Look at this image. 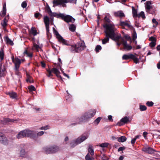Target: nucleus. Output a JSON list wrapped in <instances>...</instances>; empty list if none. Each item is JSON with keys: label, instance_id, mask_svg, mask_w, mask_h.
Returning a JSON list of instances; mask_svg holds the SVG:
<instances>
[{"label": "nucleus", "instance_id": "nucleus-16", "mask_svg": "<svg viewBox=\"0 0 160 160\" xmlns=\"http://www.w3.org/2000/svg\"><path fill=\"white\" fill-rule=\"evenodd\" d=\"M6 94L9 95L10 97L12 99L16 98L17 97V93L12 91L7 92Z\"/></svg>", "mask_w": 160, "mask_h": 160}, {"label": "nucleus", "instance_id": "nucleus-53", "mask_svg": "<svg viewBox=\"0 0 160 160\" xmlns=\"http://www.w3.org/2000/svg\"><path fill=\"white\" fill-rule=\"evenodd\" d=\"M149 40L152 42H156V39L155 38L153 37H151L149 38Z\"/></svg>", "mask_w": 160, "mask_h": 160}, {"label": "nucleus", "instance_id": "nucleus-59", "mask_svg": "<svg viewBox=\"0 0 160 160\" xmlns=\"http://www.w3.org/2000/svg\"><path fill=\"white\" fill-rule=\"evenodd\" d=\"M77 0H67V3L70 2L76 4Z\"/></svg>", "mask_w": 160, "mask_h": 160}, {"label": "nucleus", "instance_id": "nucleus-29", "mask_svg": "<svg viewBox=\"0 0 160 160\" xmlns=\"http://www.w3.org/2000/svg\"><path fill=\"white\" fill-rule=\"evenodd\" d=\"M70 50L71 52H78V51L77 50V48L76 46V45H75L71 46L70 48Z\"/></svg>", "mask_w": 160, "mask_h": 160}, {"label": "nucleus", "instance_id": "nucleus-46", "mask_svg": "<svg viewBox=\"0 0 160 160\" xmlns=\"http://www.w3.org/2000/svg\"><path fill=\"white\" fill-rule=\"evenodd\" d=\"M28 89L30 91H34L36 90L35 87L32 86L31 85L28 87Z\"/></svg>", "mask_w": 160, "mask_h": 160}, {"label": "nucleus", "instance_id": "nucleus-50", "mask_svg": "<svg viewBox=\"0 0 160 160\" xmlns=\"http://www.w3.org/2000/svg\"><path fill=\"white\" fill-rule=\"evenodd\" d=\"M47 71L48 73V75H47L48 77H50L53 76V75L52 74V72L51 70L47 69Z\"/></svg>", "mask_w": 160, "mask_h": 160}, {"label": "nucleus", "instance_id": "nucleus-40", "mask_svg": "<svg viewBox=\"0 0 160 160\" xmlns=\"http://www.w3.org/2000/svg\"><path fill=\"white\" fill-rule=\"evenodd\" d=\"M131 59H132L133 60L134 62L136 64H137L139 62V59L134 55H133V58H132Z\"/></svg>", "mask_w": 160, "mask_h": 160}, {"label": "nucleus", "instance_id": "nucleus-62", "mask_svg": "<svg viewBox=\"0 0 160 160\" xmlns=\"http://www.w3.org/2000/svg\"><path fill=\"white\" fill-rule=\"evenodd\" d=\"M125 148L124 147H120L118 149V151L120 152L121 151H123L124 150H125Z\"/></svg>", "mask_w": 160, "mask_h": 160}, {"label": "nucleus", "instance_id": "nucleus-25", "mask_svg": "<svg viewBox=\"0 0 160 160\" xmlns=\"http://www.w3.org/2000/svg\"><path fill=\"white\" fill-rule=\"evenodd\" d=\"M30 33L31 34H32L34 36H36L38 34L37 30L36 28L34 27H32Z\"/></svg>", "mask_w": 160, "mask_h": 160}, {"label": "nucleus", "instance_id": "nucleus-3", "mask_svg": "<svg viewBox=\"0 0 160 160\" xmlns=\"http://www.w3.org/2000/svg\"><path fill=\"white\" fill-rule=\"evenodd\" d=\"M54 34L56 35V37L58 39V41L63 44L68 45V44L66 40L64 39L59 34L58 32L55 29L54 27L52 28Z\"/></svg>", "mask_w": 160, "mask_h": 160}, {"label": "nucleus", "instance_id": "nucleus-38", "mask_svg": "<svg viewBox=\"0 0 160 160\" xmlns=\"http://www.w3.org/2000/svg\"><path fill=\"white\" fill-rule=\"evenodd\" d=\"M34 16L36 18L39 19L42 17V15L40 13L38 12L35 13Z\"/></svg>", "mask_w": 160, "mask_h": 160}, {"label": "nucleus", "instance_id": "nucleus-54", "mask_svg": "<svg viewBox=\"0 0 160 160\" xmlns=\"http://www.w3.org/2000/svg\"><path fill=\"white\" fill-rule=\"evenodd\" d=\"M27 6V3L25 1L23 2L21 4L22 7L23 8H26Z\"/></svg>", "mask_w": 160, "mask_h": 160}, {"label": "nucleus", "instance_id": "nucleus-8", "mask_svg": "<svg viewBox=\"0 0 160 160\" xmlns=\"http://www.w3.org/2000/svg\"><path fill=\"white\" fill-rule=\"evenodd\" d=\"M44 21L45 25L47 34H48L49 33V19L47 16H45L44 18Z\"/></svg>", "mask_w": 160, "mask_h": 160}, {"label": "nucleus", "instance_id": "nucleus-34", "mask_svg": "<svg viewBox=\"0 0 160 160\" xmlns=\"http://www.w3.org/2000/svg\"><path fill=\"white\" fill-rule=\"evenodd\" d=\"M6 41L7 44H10L11 45H13L12 41L8 37H6Z\"/></svg>", "mask_w": 160, "mask_h": 160}, {"label": "nucleus", "instance_id": "nucleus-2", "mask_svg": "<svg viewBox=\"0 0 160 160\" xmlns=\"http://www.w3.org/2000/svg\"><path fill=\"white\" fill-rule=\"evenodd\" d=\"M96 111L95 110H91L85 113L80 118H78L76 119V122L72 123L71 125H75L79 124L83 121L86 120L93 117L95 115Z\"/></svg>", "mask_w": 160, "mask_h": 160}, {"label": "nucleus", "instance_id": "nucleus-10", "mask_svg": "<svg viewBox=\"0 0 160 160\" xmlns=\"http://www.w3.org/2000/svg\"><path fill=\"white\" fill-rule=\"evenodd\" d=\"M88 137V135L87 134H84L78 137L76 140L79 144L86 139Z\"/></svg>", "mask_w": 160, "mask_h": 160}, {"label": "nucleus", "instance_id": "nucleus-57", "mask_svg": "<svg viewBox=\"0 0 160 160\" xmlns=\"http://www.w3.org/2000/svg\"><path fill=\"white\" fill-rule=\"evenodd\" d=\"M121 38H121L120 36V38L119 40L118 41H118V42L117 43V44L118 46H120V45L122 44L121 43Z\"/></svg>", "mask_w": 160, "mask_h": 160}, {"label": "nucleus", "instance_id": "nucleus-19", "mask_svg": "<svg viewBox=\"0 0 160 160\" xmlns=\"http://www.w3.org/2000/svg\"><path fill=\"white\" fill-rule=\"evenodd\" d=\"M25 137L24 130L20 131L17 135V138L18 139L24 138Z\"/></svg>", "mask_w": 160, "mask_h": 160}, {"label": "nucleus", "instance_id": "nucleus-18", "mask_svg": "<svg viewBox=\"0 0 160 160\" xmlns=\"http://www.w3.org/2000/svg\"><path fill=\"white\" fill-rule=\"evenodd\" d=\"M133 57V54H124L122 57V59L123 60H128L129 59H131Z\"/></svg>", "mask_w": 160, "mask_h": 160}, {"label": "nucleus", "instance_id": "nucleus-52", "mask_svg": "<svg viewBox=\"0 0 160 160\" xmlns=\"http://www.w3.org/2000/svg\"><path fill=\"white\" fill-rule=\"evenodd\" d=\"M48 148V149H47L46 150H48V151H50V150H51V147H44L43 148V150L44 151V152L46 153H47V154H49V153H47V152L46 151V150H45V148Z\"/></svg>", "mask_w": 160, "mask_h": 160}, {"label": "nucleus", "instance_id": "nucleus-5", "mask_svg": "<svg viewBox=\"0 0 160 160\" xmlns=\"http://www.w3.org/2000/svg\"><path fill=\"white\" fill-rule=\"evenodd\" d=\"M152 3L151 1H148L145 3V7L146 12L149 13L153 14L155 12L154 10L152 11V7L151 5Z\"/></svg>", "mask_w": 160, "mask_h": 160}, {"label": "nucleus", "instance_id": "nucleus-11", "mask_svg": "<svg viewBox=\"0 0 160 160\" xmlns=\"http://www.w3.org/2000/svg\"><path fill=\"white\" fill-rule=\"evenodd\" d=\"M76 46L77 48V50L78 51V52L84 50L86 48V46L84 42H78L76 44Z\"/></svg>", "mask_w": 160, "mask_h": 160}, {"label": "nucleus", "instance_id": "nucleus-36", "mask_svg": "<svg viewBox=\"0 0 160 160\" xmlns=\"http://www.w3.org/2000/svg\"><path fill=\"white\" fill-rule=\"evenodd\" d=\"M4 53L2 49H1L0 51V58L1 60H3L4 58Z\"/></svg>", "mask_w": 160, "mask_h": 160}, {"label": "nucleus", "instance_id": "nucleus-39", "mask_svg": "<svg viewBox=\"0 0 160 160\" xmlns=\"http://www.w3.org/2000/svg\"><path fill=\"white\" fill-rule=\"evenodd\" d=\"M51 70L52 72H53L55 74H57V73H60V71L56 68H52Z\"/></svg>", "mask_w": 160, "mask_h": 160}, {"label": "nucleus", "instance_id": "nucleus-7", "mask_svg": "<svg viewBox=\"0 0 160 160\" xmlns=\"http://www.w3.org/2000/svg\"><path fill=\"white\" fill-rule=\"evenodd\" d=\"M121 43L125 50L129 51L132 48V47L131 45L128 44L127 41L125 40L124 38H121Z\"/></svg>", "mask_w": 160, "mask_h": 160}, {"label": "nucleus", "instance_id": "nucleus-1", "mask_svg": "<svg viewBox=\"0 0 160 160\" xmlns=\"http://www.w3.org/2000/svg\"><path fill=\"white\" fill-rule=\"evenodd\" d=\"M105 29V38L102 40V43L105 44L109 41V38H111L114 41H118L120 38V35H116L115 32L114 25L111 23H106L103 25Z\"/></svg>", "mask_w": 160, "mask_h": 160}, {"label": "nucleus", "instance_id": "nucleus-55", "mask_svg": "<svg viewBox=\"0 0 160 160\" xmlns=\"http://www.w3.org/2000/svg\"><path fill=\"white\" fill-rule=\"evenodd\" d=\"M146 104L149 107H151L153 105V103L152 102L148 101L147 102Z\"/></svg>", "mask_w": 160, "mask_h": 160}, {"label": "nucleus", "instance_id": "nucleus-48", "mask_svg": "<svg viewBox=\"0 0 160 160\" xmlns=\"http://www.w3.org/2000/svg\"><path fill=\"white\" fill-rule=\"evenodd\" d=\"M137 38V33L135 31H134L133 32V33L132 35V40L133 41H135V40H136Z\"/></svg>", "mask_w": 160, "mask_h": 160}, {"label": "nucleus", "instance_id": "nucleus-49", "mask_svg": "<svg viewBox=\"0 0 160 160\" xmlns=\"http://www.w3.org/2000/svg\"><path fill=\"white\" fill-rule=\"evenodd\" d=\"M101 49L102 47L100 45H97L95 48V50L96 52H99V50H101Z\"/></svg>", "mask_w": 160, "mask_h": 160}, {"label": "nucleus", "instance_id": "nucleus-15", "mask_svg": "<svg viewBox=\"0 0 160 160\" xmlns=\"http://www.w3.org/2000/svg\"><path fill=\"white\" fill-rule=\"evenodd\" d=\"M51 147V150H50V151H48L46 150L48 148H46L45 150L47 152V153H55L57 151H58L59 150L58 148L56 146H52Z\"/></svg>", "mask_w": 160, "mask_h": 160}, {"label": "nucleus", "instance_id": "nucleus-30", "mask_svg": "<svg viewBox=\"0 0 160 160\" xmlns=\"http://www.w3.org/2000/svg\"><path fill=\"white\" fill-rule=\"evenodd\" d=\"M76 28V26L73 24H71L69 25V30L72 32H74L75 31Z\"/></svg>", "mask_w": 160, "mask_h": 160}, {"label": "nucleus", "instance_id": "nucleus-32", "mask_svg": "<svg viewBox=\"0 0 160 160\" xmlns=\"http://www.w3.org/2000/svg\"><path fill=\"white\" fill-rule=\"evenodd\" d=\"M120 121L121 122H123L124 123H126L129 121V117L126 116L122 118L121 119Z\"/></svg>", "mask_w": 160, "mask_h": 160}, {"label": "nucleus", "instance_id": "nucleus-61", "mask_svg": "<svg viewBox=\"0 0 160 160\" xmlns=\"http://www.w3.org/2000/svg\"><path fill=\"white\" fill-rule=\"evenodd\" d=\"M48 126L42 127L40 128V129L42 130H46L48 129Z\"/></svg>", "mask_w": 160, "mask_h": 160}, {"label": "nucleus", "instance_id": "nucleus-44", "mask_svg": "<svg viewBox=\"0 0 160 160\" xmlns=\"http://www.w3.org/2000/svg\"><path fill=\"white\" fill-rule=\"evenodd\" d=\"M140 109L141 111H144L146 110L147 107L145 105H141L140 106Z\"/></svg>", "mask_w": 160, "mask_h": 160}, {"label": "nucleus", "instance_id": "nucleus-58", "mask_svg": "<svg viewBox=\"0 0 160 160\" xmlns=\"http://www.w3.org/2000/svg\"><path fill=\"white\" fill-rule=\"evenodd\" d=\"M1 24L3 28H5V27L7 26V22H6V21H2V22L1 23Z\"/></svg>", "mask_w": 160, "mask_h": 160}, {"label": "nucleus", "instance_id": "nucleus-33", "mask_svg": "<svg viewBox=\"0 0 160 160\" xmlns=\"http://www.w3.org/2000/svg\"><path fill=\"white\" fill-rule=\"evenodd\" d=\"M23 53L24 54H26L27 56L30 58H31L32 56V53L28 52L27 50H25Z\"/></svg>", "mask_w": 160, "mask_h": 160}, {"label": "nucleus", "instance_id": "nucleus-13", "mask_svg": "<svg viewBox=\"0 0 160 160\" xmlns=\"http://www.w3.org/2000/svg\"><path fill=\"white\" fill-rule=\"evenodd\" d=\"M63 20L67 22H71L73 23L75 21V19L69 15H64Z\"/></svg>", "mask_w": 160, "mask_h": 160}, {"label": "nucleus", "instance_id": "nucleus-4", "mask_svg": "<svg viewBox=\"0 0 160 160\" xmlns=\"http://www.w3.org/2000/svg\"><path fill=\"white\" fill-rule=\"evenodd\" d=\"M21 63V60L19 58H16V62H15L14 70H15V74L18 76L19 78H21L22 77L21 73L19 71V68Z\"/></svg>", "mask_w": 160, "mask_h": 160}, {"label": "nucleus", "instance_id": "nucleus-22", "mask_svg": "<svg viewBox=\"0 0 160 160\" xmlns=\"http://www.w3.org/2000/svg\"><path fill=\"white\" fill-rule=\"evenodd\" d=\"M120 24L122 26H126L131 29H132L133 28L132 26L129 24L128 23L126 22H121Z\"/></svg>", "mask_w": 160, "mask_h": 160}, {"label": "nucleus", "instance_id": "nucleus-31", "mask_svg": "<svg viewBox=\"0 0 160 160\" xmlns=\"http://www.w3.org/2000/svg\"><path fill=\"white\" fill-rule=\"evenodd\" d=\"M132 9L133 17L134 18L138 17V14L137 13V12L133 7H132Z\"/></svg>", "mask_w": 160, "mask_h": 160}, {"label": "nucleus", "instance_id": "nucleus-23", "mask_svg": "<svg viewBox=\"0 0 160 160\" xmlns=\"http://www.w3.org/2000/svg\"><path fill=\"white\" fill-rule=\"evenodd\" d=\"M118 141L119 142H123L125 141L127 139L124 136H122L117 138Z\"/></svg>", "mask_w": 160, "mask_h": 160}, {"label": "nucleus", "instance_id": "nucleus-26", "mask_svg": "<svg viewBox=\"0 0 160 160\" xmlns=\"http://www.w3.org/2000/svg\"><path fill=\"white\" fill-rule=\"evenodd\" d=\"M78 142H77V140H75L72 141L70 143V146L71 148H73L77 145L78 144Z\"/></svg>", "mask_w": 160, "mask_h": 160}, {"label": "nucleus", "instance_id": "nucleus-17", "mask_svg": "<svg viewBox=\"0 0 160 160\" xmlns=\"http://www.w3.org/2000/svg\"><path fill=\"white\" fill-rule=\"evenodd\" d=\"M14 119H11L9 118H4L2 120V122L3 124H6L10 122H14Z\"/></svg>", "mask_w": 160, "mask_h": 160}, {"label": "nucleus", "instance_id": "nucleus-42", "mask_svg": "<svg viewBox=\"0 0 160 160\" xmlns=\"http://www.w3.org/2000/svg\"><path fill=\"white\" fill-rule=\"evenodd\" d=\"M109 14H107L104 18V20L106 22L110 23L111 21L109 18Z\"/></svg>", "mask_w": 160, "mask_h": 160}, {"label": "nucleus", "instance_id": "nucleus-60", "mask_svg": "<svg viewBox=\"0 0 160 160\" xmlns=\"http://www.w3.org/2000/svg\"><path fill=\"white\" fill-rule=\"evenodd\" d=\"M150 45L151 47H154L155 46V45L156 44V42H150Z\"/></svg>", "mask_w": 160, "mask_h": 160}, {"label": "nucleus", "instance_id": "nucleus-47", "mask_svg": "<svg viewBox=\"0 0 160 160\" xmlns=\"http://www.w3.org/2000/svg\"><path fill=\"white\" fill-rule=\"evenodd\" d=\"M6 12V9H3L2 11V13L0 14V15L3 17L5 16Z\"/></svg>", "mask_w": 160, "mask_h": 160}, {"label": "nucleus", "instance_id": "nucleus-21", "mask_svg": "<svg viewBox=\"0 0 160 160\" xmlns=\"http://www.w3.org/2000/svg\"><path fill=\"white\" fill-rule=\"evenodd\" d=\"M114 15L116 17L122 18L124 16V14L122 11H120L114 13Z\"/></svg>", "mask_w": 160, "mask_h": 160}, {"label": "nucleus", "instance_id": "nucleus-43", "mask_svg": "<svg viewBox=\"0 0 160 160\" xmlns=\"http://www.w3.org/2000/svg\"><path fill=\"white\" fill-rule=\"evenodd\" d=\"M109 144L108 143H107V142L103 143H102L100 144L99 145V146L101 147H102V148L106 147H108V146Z\"/></svg>", "mask_w": 160, "mask_h": 160}, {"label": "nucleus", "instance_id": "nucleus-51", "mask_svg": "<svg viewBox=\"0 0 160 160\" xmlns=\"http://www.w3.org/2000/svg\"><path fill=\"white\" fill-rule=\"evenodd\" d=\"M25 154V151L24 149H22L20 151V155L21 157H23Z\"/></svg>", "mask_w": 160, "mask_h": 160}, {"label": "nucleus", "instance_id": "nucleus-45", "mask_svg": "<svg viewBox=\"0 0 160 160\" xmlns=\"http://www.w3.org/2000/svg\"><path fill=\"white\" fill-rule=\"evenodd\" d=\"M101 119V118L100 117H98L94 121V124H96L97 125H98Z\"/></svg>", "mask_w": 160, "mask_h": 160}, {"label": "nucleus", "instance_id": "nucleus-35", "mask_svg": "<svg viewBox=\"0 0 160 160\" xmlns=\"http://www.w3.org/2000/svg\"><path fill=\"white\" fill-rule=\"evenodd\" d=\"M86 160H94V158L91 157L89 153H88L85 157Z\"/></svg>", "mask_w": 160, "mask_h": 160}, {"label": "nucleus", "instance_id": "nucleus-28", "mask_svg": "<svg viewBox=\"0 0 160 160\" xmlns=\"http://www.w3.org/2000/svg\"><path fill=\"white\" fill-rule=\"evenodd\" d=\"M27 79L26 81L27 82H29L30 83H32L33 82V80L29 74L27 73Z\"/></svg>", "mask_w": 160, "mask_h": 160}, {"label": "nucleus", "instance_id": "nucleus-9", "mask_svg": "<svg viewBox=\"0 0 160 160\" xmlns=\"http://www.w3.org/2000/svg\"><path fill=\"white\" fill-rule=\"evenodd\" d=\"M67 0H54L53 1V6H57L58 5H62L63 7H66V5L63 4L67 3Z\"/></svg>", "mask_w": 160, "mask_h": 160}, {"label": "nucleus", "instance_id": "nucleus-12", "mask_svg": "<svg viewBox=\"0 0 160 160\" xmlns=\"http://www.w3.org/2000/svg\"><path fill=\"white\" fill-rule=\"evenodd\" d=\"M142 150L144 152L149 154L154 153V152L155 151L154 149L148 146L143 147L142 148Z\"/></svg>", "mask_w": 160, "mask_h": 160}, {"label": "nucleus", "instance_id": "nucleus-27", "mask_svg": "<svg viewBox=\"0 0 160 160\" xmlns=\"http://www.w3.org/2000/svg\"><path fill=\"white\" fill-rule=\"evenodd\" d=\"M88 152L89 154H90L91 155L93 156L94 155V152L92 146H90L88 148Z\"/></svg>", "mask_w": 160, "mask_h": 160}, {"label": "nucleus", "instance_id": "nucleus-6", "mask_svg": "<svg viewBox=\"0 0 160 160\" xmlns=\"http://www.w3.org/2000/svg\"><path fill=\"white\" fill-rule=\"evenodd\" d=\"M24 130L25 137L33 138L36 136V132L33 131H32L29 129H25Z\"/></svg>", "mask_w": 160, "mask_h": 160}, {"label": "nucleus", "instance_id": "nucleus-24", "mask_svg": "<svg viewBox=\"0 0 160 160\" xmlns=\"http://www.w3.org/2000/svg\"><path fill=\"white\" fill-rule=\"evenodd\" d=\"M40 48V47L38 45H37L35 43V42H33V46L32 47V49L37 51L38 52V50Z\"/></svg>", "mask_w": 160, "mask_h": 160}, {"label": "nucleus", "instance_id": "nucleus-37", "mask_svg": "<svg viewBox=\"0 0 160 160\" xmlns=\"http://www.w3.org/2000/svg\"><path fill=\"white\" fill-rule=\"evenodd\" d=\"M46 9L47 11L48 12V13L50 14V15H52L53 14V13H52V11L51 10L50 8L48 5H47Z\"/></svg>", "mask_w": 160, "mask_h": 160}, {"label": "nucleus", "instance_id": "nucleus-20", "mask_svg": "<svg viewBox=\"0 0 160 160\" xmlns=\"http://www.w3.org/2000/svg\"><path fill=\"white\" fill-rule=\"evenodd\" d=\"M53 16L58 18H61L63 20L65 14L63 13L58 14L56 13H53L52 15Z\"/></svg>", "mask_w": 160, "mask_h": 160}, {"label": "nucleus", "instance_id": "nucleus-56", "mask_svg": "<svg viewBox=\"0 0 160 160\" xmlns=\"http://www.w3.org/2000/svg\"><path fill=\"white\" fill-rule=\"evenodd\" d=\"M124 37L128 41L131 40V38L128 35H124Z\"/></svg>", "mask_w": 160, "mask_h": 160}, {"label": "nucleus", "instance_id": "nucleus-64", "mask_svg": "<svg viewBox=\"0 0 160 160\" xmlns=\"http://www.w3.org/2000/svg\"><path fill=\"white\" fill-rule=\"evenodd\" d=\"M44 132L43 131H41L37 133V135L38 136H41L44 134Z\"/></svg>", "mask_w": 160, "mask_h": 160}, {"label": "nucleus", "instance_id": "nucleus-63", "mask_svg": "<svg viewBox=\"0 0 160 160\" xmlns=\"http://www.w3.org/2000/svg\"><path fill=\"white\" fill-rule=\"evenodd\" d=\"M152 21L153 23L155 24L156 26L158 24V22L156 21L155 19H153L152 20Z\"/></svg>", "mask_w": 160, "mask_h": 160}, {"label": "nucleus", "instance_id": "nucleus-14", "mask_svg": "<svg viewBox=\"0 0 160 160\" xmlns=\"http://www.w3.org/2000/svg\"><path fill=\"white\" fill-rule=\"evenodd\" d=\"M0 142L5 145L8 144V140L4 135H2L0 136Z\"/></svg>", "mask_w": 160, "mask_h": 160}, {"label": "nucleus", "instance_id": "nucleus-41", "mask_svg": "<svg viewBox=\"0 0 160 160\" xmlns=\"http://www.w3.org/2000/svg\"><path fill=\"white\" fill-rule=\"evenodd\" d=\"M138 18H140V17H142L143 18H145V16L144 13L142 11L140 13L138 14Z\"/></svg>", "mask_w": 160, "mask_h": 160}]
</instances>
